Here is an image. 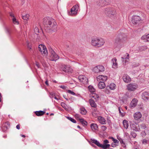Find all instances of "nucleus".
<instances>
[{"mask_svg": "<svg viewBox=\"0 0 149 149\" xmlns=\"http://www.w3.org/2000/svg\"><path fill=\"white\" fill-rule=\"evenodd\" d=\"M104 42L102 38L96 37L93 38L91 40V44L93 46L100 47L103 45Z\"/></svg>", "mask_w": 149, "mask_h": 149, "instance_id": "obj_1", "label": "nucleus"}, {"mask_svg": "<svg viewBox=\"0 0 149 149\" xmlns=\"http://www.w3.org/2000/svg\"><path fill=\"white\" fill-rule=\"evenodd\" d=\"M127 39V36L123 33H119L115 40V43L118 44L121 42L125 41Z\"/></svg>", "mask_w": 149, "mask_h": 149, "instance_id": "obj_2", "label": "nucleus"}, {"mask_svg": "<svg viewBox=\"0 0 149 149\" xmlns=\"http://www.w3.org/2000/svg\"><path fill=\"white\" fill-rule=\"evenodd\" d=\"M104 13L107 16L110 17L115 16L116 15V10L113 8H107L105 10Z\"/></svg>", "mask_w": 149, "mask_h": 149, "instance_id": "obj_3", "label": "nucleus"}, {"mask_svg": "<svg viewBox=\"0 0 149 149\" xmlns=\"http://www.w3.org/2000/svg\"><path fill=\"white\" fill-rule=\"evenodd\" d=\"M47 31L51 32L52 31H55L57 30L56 23V22H53L51 25L49 26L47 28L45 29Z\"/></svg>", "mask_w": 149, "mask_h": 149, "instance_id": "obj_4", "label": "nucleus"}, {"mask_svg": "<svg viewBox=\"0 0 149 149\" xmlns=\"http://www.w3.org/2000/svg\"><path fill=\"white\" fill-rule=\"evenodd\" d=\"M53 20L49 17H46L44 19L43 23L45 29L47 28L48 26L51 25Z\"/></svg>", "mask_w": 149, "mask_h": 149, "instance_id": "obj_5", "label": "nucleus"}, {"mask_svg": "<svg viewBox=\"0 0 149 149\" xmlns=\"http://www.w3.org/2000/svg\"><path fill=\"white\" fill-rule=\"evenodd\" d=\"M49 51L51 53L50 58L51 61H56L59 58V56L52 49H50Z\"/></svg>", "mask_w": 149, "mask_h": 149, "instance_id": "obj_6", "label": "nucleus"}, {"mask_svg": "<svg viewBox=\"0 0 149 149\" xmlns=\"http://www.w3.org/2000/svg\"><path fill=\"white\" fill-rule=\"evenodd\" d=\"M38 50L41 52L42 54L47 56L48 54L47 51L46 47L42 44L39 45L38 47Z\"/></svg>", "mask_w": 149, "mask_h": 149, "instance_id": "obj_7", "label": "nucleus"}, {"mask_svg": "<svg viewBox=\"0 0 149 149\" xmlns=\"http://www.w3.org/2000/svg\"><path fill=\"white\" fill-rule=\"evenodd\" d=\"M61 68L65 72L72 73L73 72V69L69 65H63Z\"/></svg>", "mask_w": 149, "mask_h": 149, "instance_id": "obj_8", "label": "nucleus"}, {"mask_svg": "<svg viewBox=\"0 0 149 149\" xmlns=\"http://www.w3.org/2000/svg\"><path fill=\"white\" fill-rule=\"evenodd\" d=\"M138 87V85L135 83H131L127 86V89L130 91L135 90Z\"/></svg>", "mask_w": 149, "mask_h": 149, "instance_id": "obj_9", "label": "nucleus"}, {"mask_svg": "<svg viewBox=\"0 0 149 149\" xmlns=\"http://www.w3.org/2000/svg\"><path fill=\"white\" fill-rule=\"evenodd\" d=\"M104 68L102 65H98L95 67L93 70L95 73L103 72L104 70Z\"/></svg>", "mask_w": 149, "mask_h": 149, "instance_id": "obj_10", "label": "nucleus"}, {"mask_svg": "<svg viewBox=\"0 0 149 149\" xmlns=\"http://www.w3.org/2000/svg\"><path fill=\"white\" fill-rule=\"evenodd\" d=\"M141 20V19L139 16L134 15L132 17V22L133 24L137 25L139 24Z\"/></svg>", "mask_w": 149, "mask_h": 149, "instance_id": "obj_11", "label": "nucleus"}, {"mask_svg": "<svg viewBox=\"0 0 149 149\" xmlns=\"http://www.w3.org/2000/svg\"><path fill=\"white\" fill-rule=\"evenodd\" d=\"M79 8V5L78 4L74 6L71 9L70 12L69 13L71 15H76L77 13Z\"/></svg>", "mask_w": 149, "mask_h": 149, "instance_id": "obj_12", "label": "nucleus"}, {"mask_svg": "<svg viewBox=\"0 0 149 149\" xmlns=\"http://www.w3.org/2000/svg\"><path fill=\"white\" fill-rule=\"evenodd\" d=\"M130 126L133 130L136 131L138 132L140 130L139 125L136 123H131L130 124Z\"/></svg>", "mask_w": 149, "mask_h": 149, "instance_id": "obj_13", "label": "nucleus"}, {"mask_svg": "<svg viewBox=\"0 0 149 149\" xmlns=\"http://www.w3.org/2000/svg\"><path fill=\"white\" fill-rule=\"evenodd\" d=\"M79 81L83 84H86L88 82V79L85 76L80 75L78 77Z\"/></svg>", "mask_w": 149, "mask_h": 149, "instance_id": "obj_14", "label": "nucleus"}, {"mask_svg": "<svg viewBox=\"0 0 149 149\" xmlns=\"http://www.w3.org/2000/svg\"><path fill=\"white\" fill-rule=\"evenodd\" d=\"M97 80L98 81H105L107 79V77L106 76L100 75L97 77Z\"/></svg>", "mask_w": 149, "mask_h": 149, "instance_id": "obj_15", "label": "nucleus"}, {"mask_svg": "<svg viewBox=\"0 0 149 149\" xmlns=\"http://www.w3.org/2000/svg\"><path fill=\"white\" fill-rule=\"evenodd\" d=\"M135 119L138 120L142 117V114L140 112H136L134 113L133 115Z\"/></svg>", "mask_w": 149, "mask_h": 149, "instance_id": "obj_16", "label": "nucleus"}, {"mask_svg": "<svg viewBox=\"0 0 149 149\" xmlns=\"http://www.w3.org/2000/svg\"><path fill=\"white\" fill-rule=\"evenodd\" d=\"M142 99L145 101H147L149 99V93L146 92H144L142 95Z\"/></svg>", "mask_w": 149, "mask_h": 149, "instance_id": "obj_17", "label": "nucleus"}, {"mask_svg": "<svg viewBox=\"0 0 149 149\" xmlns=\"http://www.w3.org/2000/svg\"><path fill=\"white\" fill-rule=\"evenodd\" d=\"M137 100L136 99H133L132 101L131 102L130 106L131 108H133L136 105L137 103Z\"/></svg>", "mask_w": 149, "mask_h": 149, "instance_id": "obj_18", "label": "nucleus"}, {"mask_svg": "<svg viewBox=\"0 0 149 149\" xmlns=\"http://www.w3.org/2000/svg\"><path fill=\"white\" fill-rule=\"evenodd\" d=\"M123 81L126 83H128L131 81V79L130 77L127 74H124L123 77Z\"/></svg>", "mask_w": 149, "mask_h": 149, "instance_id": "obj_19", "label": "nucleus"}, {"mask_svg": "<svg viewBox=\"0 0 149 149\" xmlns=\"http://www.w3.org/2000/svg\"><path fill=\"white\" fill-rule=\"evenodd\" d=\"M9 126V123L8 122H7L5 123H4L1 129L2 130L3 132H5L8 129V127Z\"/></svg>", "mask_w": 149, "mask_h": 149, "instance_id": "obj_20", "label": "nucleus"}, {"mask_svg": "<svg viewBox=\"0 0 149 149\" xmlns=\"http://www.w3.org/2000/svg\"><path fill=\"white\" fill-rule=\"evenodd\" d=\"M100 123L102 124H106V120L103 117L101 116H97V118Z\"/></svg>", "mask_w": 149, "mask_h": 149, "instance_id": "obj_21", "label": "nucleus"}, {"mask_svg": "<svg viewBox=\"0 0 149 149\" xmlns=\"http://www.w3.org/2000/svg\"><path fill=\"white\" fill-rule=\"evenodd\" d=\"M96 3L99 6H103L106 4V1L104 0H99L97 1Z\"/></svg>", "mask_w": 149, "mask_h": 149, "instance_id": "obj_22", "label": "nucleus"}, {"mask_svg": "<svg viewBox=\"0 0 149 149\" xmlns=\"http://www.w3.org/2000/svg\"><path fill=\"white\" fill-rule=\"evenodd\" d=\"M141 39L145 42L149 41V34L143 35L141 37Z\"/></svg>", "mask_w": 149, "mask_h": 149, "instance_id": "obj_23", "label": "nucleus"}, {"mask_svg": "<svg viewBox=\"0 0 149 149\" xmlns=\"http://www.w3.org/2000/svg\"><path fill=\"white\" fill-rule=\"evenodd\" d=\"M117 59L116 58H114L111 60V61L113 63L112 67L113 68H116L117 67L118 64L116 61Z\"/></svg>", "mask_w": 149, "mask_h": 149, "instance_id": "obj_24", "label": "nucleus"}, {"mask_svg": "<svg viewBox=\"0 0 149 149\" xmlns=\"http://www.w3.org/2000/svg\"><path fill=\"white\" fill-rule=\"evenodd\" d=\"M98 87L100 89L104 88L105 87V84L104 81H100L98 84Z\"/></svg>", "mask_w": 149, "mask_h": 149, "instance_id": "obj_25", "label": "nucleus"}, {"mask_svg": "<svg viewBox=\"0 0 149 149\" xmlns=\"http://www.w3.org/2000/svg\"><path fill=\"white\" fill-rule=\"evenodd\" d=\"M91 127L93 131L97 130L98 126L96 124L92 123L91 125Z\"/></svg>", "mask_w": 149, "mask_h": 149, "instance_id": "obj_26", "label": "nucleus"}, {"mask_svg": "<svg viewBox=\"0 0 149 149\" xmlns=\"http://www.w3.org/2000/svg\"><path fill=\"white\" fill-rule=\"evenodd\" d=\"M127 56L125 57L124 56V57H122L121 58L123 59V60L124 59L125 60V62L126 63H128L129 61V54L127 53H126Z\"/></svg>", "mask_w": 149, "mask_h": 149, "instance_id": "obj_27", "label": "nucleus"}, {"mask_svg": "<svg viewBox=\"0 0 149 149\" xmlns=\"http://www.w3.org/2000/svg\"><path fill=\"white\" fill-rule=\"evenodd\" d=\"M94 108L92 109L93 111L92 112L93 115L95 117L97 116V115L98 113V111L97 110L96 107H93Z\"/></svg>", "mask_w": 149, "mask_h": 149, "instance_id": "obj_28", "label": "nucleus"}, {"mask_svg": "<svg viewBox=\"0 0 149 149\" xmlns=\"http://www.w3.org/2000/svg\"><path fill=\"white\" fill-rule=\"evenodd\" d=\"M90 104L92 107H96L97 105L95 101L92 99H90L89 100Z\"/></svg>", "mask_w": 149, "mask_h": 149, "instance_id": "obj_29", "label": "nucleus"}, {"mask_svg": "<svg viewBox=\"0 0 149 149\" xmlns=\"http://www.w3.org/2000/svg\"><path fill=\"white\" fill-rule=\"evenodd\" d=\"M91 140L92 143H94L98 146L100 147L101 144L97 140L93 138L91 139Z\"/></svg>", "mask_w": 149, "mask_h": 149, "instance_id": "obj_30", "label": "nucleus"}, {"mask_svg": "<svg viewBox=\"0 0 149 149\" xmlns=\"http://www.w3.org/2000/svg\"><path fill=\"white\" fill-rule=\"evenodd\" d=\"M90 96L91 97L94 98L95 99L96 101L99 98V95L95 93L91 94Z\"/></svg>", "mask_w": 149, "mask_h": 149, "instance_id": "obj_31", "label": "nucleus"}, {"mask_svg": "<svg viewBox=\"0 0 149 149\" xmlns=\"http://www.w3.org/2000/svg\"><path fill=\"white\" fill-rule=\"evenodd\" d=\"M108 86L109 88V89L112 90H114L116 87V85L113 83H111Z\"/></svg>", "mask_w": 149, "mask_h": 149, "instance_id": "obj_32", "label": "nucleus"}, {"mask_svg": "<svg viewBox=\"0 0 149 149\" xmlns=\"http://www.w3.org/2000/svg\"><path fill=\"white\" fill-rule=\"evenodd\" d=\"M123 124L124 127L127 129L129 127V123L126 120H124L123 121Z\"/></svg>", "mask_w": 149, "mask_h": 149, "instance_id": "obj_33", "label": "nucleus"}, {"mask_svg": "<svg viewBox=\"0 0 149 149\" xmlns=\"http://www.w3.org/2000/svg\"><path fill=\"white\" fill-rule=\"evenodd\" d=\"M45 113V112L43 111H39L35 112L36 115L38 116H40L43 115Z\"/></svg>", "mask_w": 149, "mask_h": 149, "instance_id": "obj_34", "label": "nucleus"}, {"mask_svg": "<svg viewBox=\"0 0 149 149\" xmlns=\"http://www.w3.org/2000/svg\"><path fill=\"white\" fill-rule=\"evenodd\" d=\"M79 120L84 126H86L87 123L83 118H79Z\"/></svg>", "mask_w": 149, "mask_h": 149, "instance_id": "obj_35", "label": "nucleus"}, {"mask_svg": "<svg viewBox=\"0 0 149 149\" xmlns=\"http://www.w3.org/2000/svg\"><path fill=\"white\" fill-rule=\"evenodd\" d=\"M89 91L90 92L93 93H94L95 92V89L92 86H90L88 87Z\"/></svg>", "mask_w": 149, "mask_h": 149, "instance_id": "obj_36", "label": "nucleus"}, {"mask_svg": "<svg viewBox=\"0 0 149 149\" xmlns=\"http://www.w3.org/2000/svg\"><path fill=\"white\" fill-rule=\"evenodd\" d=\"M80 113L83 115H85L86 113V111L84 107H81L80 109Z\"/></svg>", "mask_w": 149, "mask_h": 149, "instance_id": "obj_37", "label": "nucleus"}, {"mask_svg": "<svg viewBox=\"0 0 149 149\" xmlns=\"http://www.w3.org/2000/svg\"><path fill=\"white\" fill-rule=\"evenodd\" d=\"M110 145L109 144H100V147L102 148L103 149H105V148H109L110 146Z\"/></svg>", "mask_w": 149, "mask_h": 149, "instance_id": "obj_38", "label": "nucleus"}, {"mask_svg": "<svg viewBox=\"0 0 149 149\" xmlns=\"http://www.w3.org/2000/svg\"><path fill=\"white\" fill-rule=\"evenodd\" d=\"M29 14H25L24 15H22V17L24 20H27L29 18Z\"/></svg>", "mask_w": 149, "mask_h": 149, "instance_id": "obj_39", "label": "nucleus"}, {"mask_svg": "<svg viewBox=\"0 0 149 149\" xmlns=\"http://www.w3.org/2000/svg\"><path fill=\"white\" fill-rule=\"evenodd\" d=\"M139 50L140 51L145 50L147 48V47L146 46H139Z\"/></svg>", "mask_w": 149, "mask_h": 149, "instance_id": "obj_40", "label": "nucleus"}, {"mask_svg": "<svg viewBox=\"0 0 149 149\" xmlns=\"http://www.w3.org/2000/svg\"><path fill=\"white\" fill-rule=\"evenodd\" d=\"M67 118L71 121L72 122L74 123H76V121L72 118L70 117H67Z\"/></svg>", "mask_w": 149, "mask_h": 149, "instance_id": "obj_41", "label": "nucleus"}, {"mask_svg": "<svg viewBox=\"0 0 149 149\" xmlns=\"http://www.w3.org/2000/svg\"><path fill=\"white\" fill-rule=\"evenodd\" d=\"M109 88L108 86H107L104 89L105 92L107 94H109L110 93V91L109 90Z\"/></svg>", "mask_w": 149, "mask_h": 149, "instance_id": "obj_42", "label": "nucleus"}, {"mask_svg": "<svg viewBox=\"0 0 149 149\" xmlns=\"http://www.w3.org/2000/svg\"><path fill=\"white\" fill-rule=\"evenodd\" d=\"M12 19L13 22L14 24H18V22L17 21L16 18L15 17H13V18Z\"/></svg>", "mask_w": 149, "mask_h": 149, "instance_id": "obj_43", "label": "nucleus"}, {"mask_svg": "<svg viewBox=\"0 0 149 149\" xmlns=\"http://www.w3.org/2000/svg\"><path fill=\"white\" fill-rule=\"evenodd\" d=\"M61 106L64 109H67L66 108V105L63 102H62L61 104Z\"/></svg>", "mask_w": 149, "mask_h": 149, "instance_id": "obj_44", "label": "nucleus"}, {"mask_svg": "<svg viewBox=\"0 0 149 149\" xmlns=\"http://www.w3.org/2000/svg\"><path fill=\"white\" fill-rule=\"evenodd\" d=\"M139 63H133L132 67H136L139 66Z\"/></svg>", "mask_w": 149, "mask_h": 149, "instance_id": "obj_45", "label": "nucleus"}, {"mask_svg": "<svg viewBox=\"0 0 149 149\" xmlns=\"http://www.w3.org/2000/svg\"><path fill=\"white\" fill-rule=\"evenodd\" d=\"M26 43L27 44V46L28 48L29 49H31L32 48L31 46V45L30 44L29 42L28 41H27L26 42Z\"/></svg>", "mask_w": 149, "mask_h": 149, "instance_id": "obj_46", "label": "nucleus"}, {"mask_svg": "<svg viewBox=\"0 0 149 149\" xmlns=\"http://www.w3.org/2000/svg\"><path fill=\"white\" fill-rule=\"evenodd\" d=\"M34 31L35 32V33H36V34H38V33H39L38 29L37 27H36L34 28Z\"/></svg>", "mask_w": 149, "mask_h": 149, "instance_id": "obj_47", "label": "nucleus"}, {"mask_svg": "<svg viewBox=\"0 0 149 149\" xmlns=\"http://www.w3.org/2000/svg\"><path fill=\"white\" fill-rule=\"evenodd\" d=\"M67 92L68 93L70 94H72L73 95H75V94L74 92H73L72 91H71L70 90H68L67 91Z\"/></svg>", "mask_w": 149, "mask_h": 149, "instance_id": "obj_48", "label": "nucleus"}, {"mask_svg": "<svg viewBox=\"0 0 149 149\" xmlns=\"http://www.w3.org/2000/svg\"><path fill=\"white\" fill-rule=\"evenodd\" d=\"M141 127L143 129H145L146 128V126L145 124L143 123L140 125Z\"/></svg>", "mask_w": 149, "mask_h": 149, "instance_id": "obj_49", "label": "nucleus"}, {"mask_svg": "<svg viewBox=\"0 0 149 149\" xmlns=\"http://www.w3.org/2000/svg\"><path fill=\"white\" fill-rule=\"evenodd\" d=\"M101 128L102 131H104L106 130V129H107V127L106 126L103 125L101 126Z\"/></svg>", "mask_w": 149, "mask_h": 149, "instance_id": "obj_50", "label": "nucleus"}, {"mask_svg": "<svg viewBox=\"0 0 149 149\" xmlns=\"http://www.w3.org/2000/svg\"><path fill=\"white\" fill-rule=\"evenodd\" d=\"M112 141L114 143H119V141L115 139L114 138L113 139Z\"/></svg>", "mask_w": 149, "mask_h": 149, "instance_id": "obj_51", "label": "nucleus"}, {"mask_svg": "<svg viewBox=\"0 0 149 149\" xmlns=\"http://www.w3.org/2000/svg\"><path fill=\"white\" fill-rule=\"evenodd\" d=\"M109 143V141L107 140H105L104 141L103 144H106Z\"/></svg>", "mask_w": 149, "mask_h": 149, "instance_id": "obj_52", "label": "nucleus"}, {"mask_svg": "<svg viewBox=\"0 0 149 149\" xmlns=\"http://www.w3.org/2000/svg\"><path fill=\"white\" fill-rule=\"evenodd\" d=\"M148 141L146 139H144L142 141V143L144 144H146L147 143Z\"/></svg>", "mask_w": 149, "mask_h": 149, "instance_id": "obj_53", "label": "nucleus"}, {"mask_svg": "<svg viewBox=\"0 0 149 149\" xmlns=\"http://www.w3.org/2000/svg\"><path fill=\"white\" fill-rule=\"evenodd\" d=\"M59 87L65 89L66 88V87L64 85H61L59 86Z\"/></svg>", "mask_w": 149, "mask_h": 149, "instance_id": "obj_54", "label": "nucleus"}, {"mask_svg": "<svg viewBox=\"0 0 149 149\" xmlns=\"http://www.w3.org/2000/svg\"><path fill=\"white\" fill-rule=\"evenodd\" d=\"M131 134L134 138L136 136V134L132 132Z\"/></svg>", "mask_w": 149, "mask_h": 149, "instance_id": "obj_55", "label": "nucleus"}, {"mask_svg": "<svg viewBox=\"0 0 149 149\" xmlns=\"http://www.w3.org/2000/svg\"><path fill=\"white\" fill-rule=\"evenodd\" d=\"M117 145L115 143H111V146L113 147H115L117 146Z\"/></svg>", "mask_w": 149, "mask_h": 149, "instance_id": "obj_56", "label": "nucleus"}, {"mask_svg": "<svg viewBox=\"0 0 149 149\" xmlns=\"http://www.w3.org/2000/svg\"><path fill=\"white\" fill-rule=\"evenodd\" d=\"M120 142L121 144H123V147H125V145L124 144V143L123 141V140L120 141Z\"/></svg>", "mask_w": 149, "mask_h": 149, "instance_id": "obj_57", "label": "nucleus"}, {"mask_svg": "<svg viewBox=\"0 0 149 149\" xmlns=\"http://www.w3.org/2000/svg\"><path fill=\"white\" fill-rule=\"evenodd\" d=\"M36 66H37V67L38 68H40V65L39 63H38L36 62Z\"/></svg>", "mask_w": 149, "mask_h": 149, "instance_id": "obj_58", "label": "nucleus"}, {"mask_svg": "<svg viewBox=\"0 0 149 149\" xmlns=\"http://www.w3.org/2000/svg\"><path fill=\"white\" fill-rule=\"evenodd\" d=\"M50 95L52 96V97H54L55 95V93H50Z\"/></svg>", "mask_w": 149, "mask_h": 149, "instance_id": "obj_59", "label": "nucleus"}, {"mask_svg": "<svg viewBox=\"0 0 149 149\" xmlns=\"http://www.w3.org/2000/svg\"><path fill=\"white\" fill-rule=\"evenodd\" d=\"M16 128L18 130H19L20 129V125L19 124H18L16 126Z\"/></svg>", "mask_w": 149, "mask_h": 149, "instance_id": "obj_60", "label": "nucleus"}, {"mask_svg": "<svg viewBox=\"0 0 149 149\" xmlns=\"http://www.w3.org/2000/svg\"><path fill=\"white\" fill-rule=\"evenodd\" d=\"M10 16H11L12 17H13H13H15L13 13H10Z\"/></svg>", "mask_w": 149, "mask_h": 149, "instance_id": "obj_61", "label": "nucleus"}, {"mask_svg": "<svg viewBox=\"0 0 149 149\" xmlns=\"http://www.w3.org/2000/svg\"><path fill=\"white\" fill-rule=\"evenodd\" d=\"M75 116L76 117L78 118H79V117H80V115L78 114H76L75 115Z\"/></svg>", "mask_w": 149, "mask_h": 149, "instance_id": "obj_62", "label": "nucleus"}, {"mask_svg": "<svg viewBox=\"0 0 149 149\" xmlns=\"http://www.w3.org/2000/svg\"><path fill=\"white\" fill-rule=\"evenodd\" d=\"M63 97L67 100H70V98L69 100L68 99V98H66V96L65 95H63Z\"/></svg>", "mask_w": 149, "mask_h": 149, "instance_id": "obj_63", "label": "nucleus"}, {"mask_svg": "<svg viewBox=\"0 0 149 149\" xmlns=\"http://www.w3.org/2000/svg\"><path fill=\"white\" fill-rule=\"evenodd\" d=\"M45 83L46 84V85H47V86H48L49 85V84H48V81L47 80L45 81Z\"/></svg>", "mask_w": 149, "mask_h": 149, "instance_id": "obj_64", "label": "nucleus"}]
</instances>
